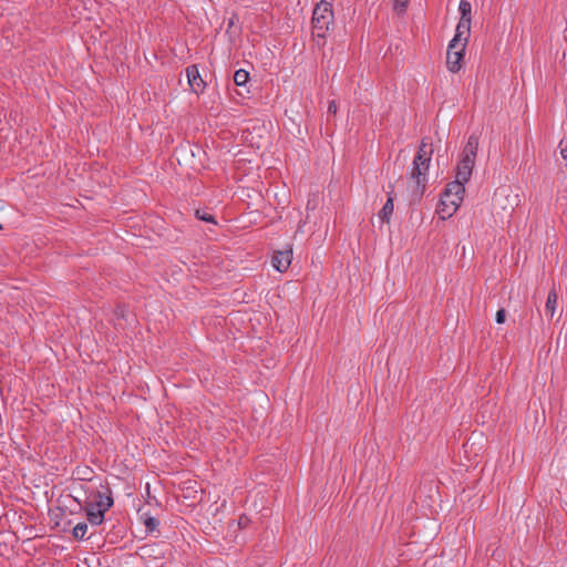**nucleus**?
I'll return each mask as SVG.
<instances>
[{"label": "nucleus", "instance_id": "nucleus-1", "mask_svg": "<svg viewBox=\"0 0 567 567\" xmlns=\"http://www.w3.org/2000/svg\"><path fill=\"white\" fill-rule=\"evenodd\" d=\"M432 154V144L422 140L408 176V192L410 199L413 202L420 200L425 192Z\"/></svg>", "mask_w": 567, "mask_h": 567}, {"label": "nucleus", "instance_id": "nucleus-2", "mask_svg": "<svg viewBox=\"0 0 567 567\" xmlns=\"http://www.w3.org/2000/svg\"><path fill=\"white\" fill-rule=\"evenodd\" d=\"M333 11L330 2L321 0L312 12V37L318 45H322L333 25Z\"/></svg>", "mask_w": 567, "mask_h": 567}, {"label": "nucleus", "instance_id": "nucleus-3", "mask_svg": "<svg viewBox=\"0 0 567 567\" xmlns=\"http://www.w3.org/2000/svg\"><path fill=\"white\" fill-rule=\"evenodd\" d=\"M464 193L465 186L460 182H451L446 185L436 208L441 219H449L456 213L463 202Z\"/></svg>", "mask_w": 567, "mask_h": 567}, {"label": "nucleus", "instance_id": "nucleus-4", "mask_svg": "<svg viewBox=\"0 0 567 567\" xmlns=\"http://www.w3.org/2000/svg\"><path fill=\"white\" fill-rule=\"evenodd\" d=\"M478 150V137L471 135L461 155V159L456 166V175L454 182H460L465 186L470 181L475 164L476 153Z\"/></svg>", "mask_w": 567, "mask_h": 567}, {"label": "nucleus", "instance_id": "nucleus-5", "mask_svg": "<svg viewBox=\"0 0 567 567\" xmlns=\"http://www.w3.org/2000/svg\"><path fill=\"white\" fill-rule=\"evenodd\" d=\"M465 47V43H457V40L450 41L446 52V68L450 72L457 73L462 69Z\"/></svg>", "mask_w": 567, "mask_h": 567}, {"label": "nucleus", "instance_id": "nucleus-6", "mask_svg": "<svg viewBox=\"0 0 567 567\" xmlns=\"http://www.w3.org/2000/svg\"><path fill=\"white\" fill-rule=\"evenodd\" d=\"M186 75L188 85L192 92L199 94L204 91L206 83L199 74V71L196 65H190L186 69Z\"/></svg>", "mask_w": 567, "mask_h": 567}, {"label": "nucleus", "instance_id": "nucleus-7", "mask_svg": "<svg viewBox=\"0 0 567 567\" xmlns=\"http://www.w3.org/2000/svg\"><path fill=\"white\" fill-rule=\"evenodd\" d=\"M291 260H292V250L286 249V250L277 251L274 255L271 262L276 270H278L279 272H284L289 268Z\"/></svg>", "mask_w": 567, "mask_h": 567}, {"label": "nucleus", "instance_id": "nucleus-8", "mask_svg": "<svg viewBox=\"0 0 567 567\" xmlns=\"http://www.w3.org/2000/svg\"><path fill=\"white\" fill-rule=\"evenodd\" d=\"M470 32H471V19H460L457 25H456V30H455V35L453 37L452 40H457V43H467V40H468V37H470Z\"/></svg>", "mask_w": 567, "mask_h": 567}, {"label": "nucleus", "instance_id": "nucleus-9", "mask_svg": "<svg viewBox=\"0 0 567 567\" xmlns=\"http://www.w3.org/2000/svg\"><path fill=\"white\" fill-rule=\"evenodd\" d=\"M89 501L94 504L103 514L109 511L113 505V498L110 495H105L101 492H96L92 495Z\"/></svg>", "mask_w": 567, "mask_h": 567}, {"label": "nucleus", "instance_id": "nucleus-10", "mask_svg": "<svg viewBox=\"0 0 567 567\" xmlns=\"http://www.w3.org/2000/svg\"><path fill=\"white\" fill-rule=\"evenodd\" d=\"M86 516L89 522L92 525H101L104 520V514L94 506L93 503H91L89 499L85 502L84 506Z\"/></svg>", "mask_w": 567, "mask_h": 567}, {"label": "nucleus", "instance_id": "nucleus-11", "mask_svg": "<svg viewBox=\"0 0 567 567\" xmlns=\"http://www.w3.org/2000/svg\"><path fill=\"white\" fill-rule=\"evenodd\" d=\"M558 296L556 291L553 289L548 292L546 305H545V315L551 319L556 313Z\"/></svg>", "mask_w": 567, "mask_h": 567}, {"label": "nucleus", "instance_id": "nucleus-12", "mask_svg": "<svg viewBox=\"0 0 567 567\" xmlns=\"http://www.w3.org/2000/svg\"><path fill=\"white\" fill-rule=\"evenodd\" d=\"M393 210H394L393 199L391 197H389L378 214L379 219L382 223H389L390 217L393 214Z\"/></svg>", "mask_w": 567, "mask_h": 567}, {"label": "nucleus", "instance_id": "nucleus-13", "mask_svg": "<svg viewBox=\"0 0 567 567\" xmlns=\"http://www.w3.org/2000/svg\"><path fill=\"white\" fill-rule=\"evenodd\" d=\"M509 195H511L509 188H507V187L498 188L494 194V198H493L494 204L501 206L503 209H506L507 205L502 204L501 199L504 198L505 200L508 202Z\"/></svg>", "mask_w": 567, "mask_h": 567}, {"label": "nucleus", "instance_id": "nucleus-14", "mask_svg": "<svg viewBox=\"0 0 567 567\" xmlns=\"http://www.w3.org/2000/svg\"><path fill=\"white\" fill-rule=\"evenodd\" d=\"M249 80V73L244 70L239 69L234 74V82L237 86H244Z\"/></svg>", "mask_w": 567, "mask_h": 567}, {"label": "nucleus", "instance_id": "nucleus-15", "mask_svg": "<svg viewBox=\"0 0 567 567\" xmlns=\"http://www.w3.org/2000/svg\"><path fill=\"white\" fill-rule=\"evenodd\" d=\"M458 11L461 13V19H471L472 13V4L467 0H461L458 4Z\"/></svg>", "mask_w": 567, "mask_h": 567}, {"label": "nucleus", "instance_id": "nucleus-16", "mask_svg": "<svg viewBox=\"0 0 567 567\" xmlns=\"http://www.w3.org/2000/svg\"><path fill=\"white\" fill-rule=\"evenodd\" d=\"M86 532H87V524L79 523L73 527L72 535L76 539H83L85 537Z\"/></svg>", "mask_w": 567, "mask_h": 567}, {"label": "nucleus", "instance_id": "nucleus-17", "mask_svg": "<svg viewBox=\"0 0 567 567\" xmlns=\"http://www.w3.org/2000/svg\"><path fill=\"white\" fill-rule=\"evenodd\" d=\"M409 1L410 0H393V9L398 13H403L408 8Z\"/></svg>", "mask_w": 567, "mask_h": 567}, {"label": "nucleus", "instance_id": "nucleus-18", "mask_svg": "<svg viewBox=\"0 0 567 567\" xmlns=\"http://www.w3.org/2000/svg\"><path fill=\"white\" fill-rule=\"evenodd\" d=\"M158 520L155 517H147L145 519V526L148 530H154L158 526Z\"/></svg>", "mask_w": 567, "mask_h": 567}, {"label": "nucleus", "instance_id": "nucleus-19", "mask_svg": "<svg viewBox=\"0 0 567 567\" xmlns=\"http://www.w3.org/2000/svg\"><path fill=\"white\" fill-rule=\"evenodd\" d=\"M559 148H560V154H561L564 161L566 162V166H567V141L566 142L561 141L559 144Z\"/></svg>", "mask_w": 567, "mask_h": 567}, {"label": "nucleus", "instance_id": "nucleus-20", "mask_svg": "<svg viewBox=\"0 0 567 567\" xmlns=\"http://www.w3.org/2000/svg\"><path fill=\"white\" fill-rule=\"evenodd\" d=\"M505 310L504 309H499L497 312H496V322L497 323H503L505 321Z\"/></svg>", "mask_w": 567, "mask_h": 567}, {"label": "nucleus", "instance_id": "nucleus-21", "mask_svg": "<svg viewBox=\"0 0 567 567\" xmlns=\"http://www.w3.org/2000/svg\"><path fill=\"white\" fill-rule=\"evenodd\" d=\"M198 218L202 219V220H205V221H214V217L213 215H209V214H200L199 212L196 213Z\"/></svg>", "mask_w": 567, "mask_h": 567}, {"label": "nucleus", "instance_id": "nucleus-22", "mask_svg": "<svg viewBox=\"0 0 567 567\" xmlns=\"http://www.w3.org/2000/svg\"><path fill=\"white\" fill-rule=\"evenodd\" d=\"M337 110H338L337 103L334 101L330 102L329 106H328V112L330 114H336Z\"/></svg>", "mask_w": 567, "mask_h": 567}]
</instances>
